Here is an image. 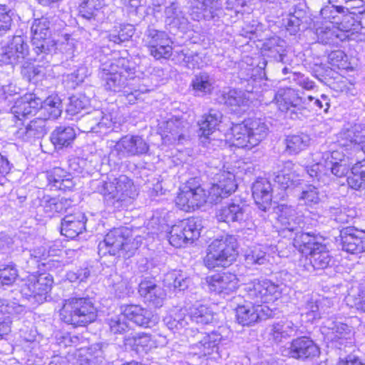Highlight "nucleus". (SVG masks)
Here are the masks:
<instances>
[{
	"mask_svg": "<svg viewBox=\"0 0 365 365\" xmlns=\"http://www.w3.org/2000/svg\"><path fill=\"white\" fill-rule=\"evenodd\" d=\"M205 173L212 180L208 195H207L205 190L200 186L192 188L187 185L180 190L175 197V205L179 209L191 212L202 206L207 201L217 204L237 190V184L232 173L222 170L218 166L211 165H207Z\"/></svg>",
	"mask_w": 365,
	"mask_h": 365,
	"instance_id": "f257e3e1",
	"label": "nucleus"
},
{
	"mask_svg": "<svg viewBox=\"0 0 365 365\" xmlns=\"http://www.w3.org/2000/svg\"><path fill=\"white\" fill-rule=\"evenodd\" d=\"M282 284H275L269 279H255L245 284V304L238 305L235 309L237 322L242 326H251L271 317L272 311L263 304L277 299L282 292Z\"/></svg>",
	"mask_w": 365,
	"mask_h": 365,
	"instance_id": "f03ea898",
	"label": "nucleus"
},
{
	"mask_svg": "<svg viewBox=\"0 0 365 365\" xmlns=\"http://www.w3.org/2000/svg\"><path fill=\"white\" fill-rule=\"evenodd\" d=\"M91 186L93 192L103 196L106 207L113 211L128 208L138 195L133 180L125 175L108 182L94 180Z\"/></svg>",
	"mask_w": 365,
	"mask_h": 365,
	"instance_id": "7ed1b4c3",
	"label": "nucleus"
},
{
	"mask_svg": "<svg viewBox=\"0 0 365 365\" xmlns=\"http://www.w3.org/2000/svg\"><path fill=\"white\" fill-rule=\"evenodd\" d=\"M135 63L126 58L115 59L109 66L104 65L101 71V79L107 91L123 92L126 96L137 92L139 78L135 75Z\"/></svg>",
	"mask_w": 365,
	"mask_h": 365,
	"instance_id": "20e7f679",
	"label": "nucleus"
},
{
	"mask_svg": "<svg viewBox=\"0 0 365 365\" xmlns=\"http://www.w3.org/2000/svg\"><path fill=\"white\" fill-rule=\"evenodd\" d=\"M97 316L93 299L84 294L75 293L64 299L60 310L61 319L74 327H86L93 322Z\"/></svg>",
	"mask_w": 365,
	"mask_h": 365,
	"instance_id": "39448f33",
	"label": "nucleus"
},
{
	"mask_svg": "<svg viewBox=\"0 0 365 365\" xmlns=\"http://www.w3.org/2000/svg\"><path fill=\"white\" fill-rule=\"evenodd\" d=\"M129 230L124 227L110 230L98 244V254L125 259L131 257L138 249V242L129 239Z\"/></svg>",
	"mask_w": 365,
	"mask_h": 365,
	"instance_id": "423d86ee",
	"label": "nucleus"
},
{
	"mask_svg": "<svg viewBox=\"0 0 365 365\" xmlns=\"http://www.w3.org/2000/svg\"><path fill=\"white\" fill-rule=\"evenodd\" d=\"M237 249V242L235 236L225 235L214 240L207 249L203 259L205 266L209 269L228 267L236 259Z\"/></svg>",
	"mask_w": 365,
	"mask_h": 365,
	"instance_id": "0eeeda50",
	"label": "nucleus"
},
{
	"mask_svg": "<svg viewBox=\"0 0 365 365\" xmlns=\"http://www.w3.org/2000/svg\"><path fill=\"white\" fill-rule=\"evenodd\" d=\"M301 314L307 322H310L324 318L323 328L330 331V333L334 335V339H347L352 333V327L348 325L346 322L339 320L335 315L327 317H322L317 302L314 301L309 297L302 308Z\"/></svg>",
	"mask_w": 365,
	"mask_h": 365,
	"instance_id": "6e6552de",
	"label": "nucleus"
},
{
	"mask_svg": "<svg viewBox=\"0 0 365 365\" xmlns=\"http://www.w3.org/2000/svg\"><path fill=\"white\" fill-rule=\"evenodd\" d=\"M30 49L27 36L23 34L14 35L4 45H0V66L14 65L29 61Z\"/></svg>",
	"mask_w": 365,
	"mask_h": 365,
	"instance_id": "1a4fd4ad",
	"label": "nucleus"
},
{
	"mask_svg": "<svg viewBox=\"0 0 365 365\" xmlns=\"http://www.w3.org/2000/svg\"><path fill=\"white\" fill-rule=\"evenodd\" d=\"M202 228L200 218L190 217L182 220L171 227L169 242L175 247H180L187 243H191L198 239Z\"/></svg>",
	"mask_w": 365,
	"mask_h": 365,
	"instance_id": "9d476101",
	"label": "nucleus"
},
{
	"mask_svg": "<svg viewBox=\"0 0 365 365\" xmlns=\"http://www.w3.org/2000/svg\"><path fill=\"white\" fill-rule=\"evenodd\" d=\"M321 23L339 26L342 31H356L359 27V22L353 16L346 14V11L340 7L339 3L331 2L324 6L320 11Z\"/></svg>",
	"mask_w": 365,
	"mask_h": 365,
	"instance_id": "9b49d317",
	"label": "nucleus"
},
{
	"mask_svg": "<svg viewBox=\"0 0 365 365\" xmlns=\"http://www.w3.org/2000/svg\"><path fill=\"white\" fill-rule=\"evenodd\" d=\"M53 284V276L50 273L43 272L31 275L28 283L22 287L21 292L28 299H34L41 304L50 297L49 292Z\"/></svg>",
	"mask_w": 365,
	"mask_h": 365,
	"instance_id": "f8f14e48",
	"label": "nucleus"
},
{
	"mask_svg": "<svg viewBox=\"0 0 365 365\" xmlns=\"http://www.w3.org/2000/svg\"><path fill=\"white\" fill-rule=\"evenodd\" d=\"M115 123L110 113L105 114L102 110H95L82 115L78 121V126L83 133L103 135L112 129Z\"/></svg>",
	"mask_w": 365,
	"mask_h": 365,
	"instance_id": "ddd939ff",
	"label": "nucleus"
},
{
	"mask_svg": "<svg viewBox=\"0 0 365 365\" xmlns=\"http://www.w3.org/2000/svg\"><path fill=\"white\" fill-rule=\"evenodd\" d=\"M286 351L287 356L301 361L312 360L320 354L319 348L314 341L307 336L292 339Z\"/></svg>",
	"mask_w": 365,
	"mask_h": 365,
	"instance_id": "4468645a",
	"label": "nucleus"
},
{
	"mask_svg": "<svg viewBox=\"0 0 365 365\" xmlns=\"http://www.w3.org/2000/svg\"><path fill=\"white\" fill-rule=\"evenodd\" d=\"M163 138L172 145L182 144L189 138L190 123L182 118L173 116L160 126Z\"/></svg>",
	"mask_w": 365,
	"mask_h": 365,
	"instance_id": "2eb2a0df",
	"label": "nucleus"
},
{
	"mask_svg": "<svg viewBox=\"0 0 365 365\" xmlns=\"http://www.w3.org/2000/svg\"><path fill=\"white\" fill-rule=\"evenodd\" d=\"M210 292L221 297L233 294L239 287V279L235 274L231 272L217 273L205 278Z\"/></svg>",
	"mask_w": 365,
	"mask_h": 365,
	"instance_id": "dca6fc26",
	"label": "nucleus"
},
{
	"mask_svg": "<svg viewBox=\"0 0 365 365\" xmlns=\"http://www.w3.org/2000/svg\"><path fill=\"white\" fill-rule=\"evenodd\" d=\"M274 100L279 110L282 112L289 113L291 118H299L298 114H302V110L305 109L304 101L293 88H287L278 90L275 93Z\"/></svg>",
	"mask_w": 365,
	"mask_h": 365,
	"instance_id": "f3484780",
	"label": "nucleus"
},
{
	"mask_svg": "<svg viewBox=\"0 0 365 365\" xmlns=\"http://www.w3.org/2000/svg\"><path fill=\"white\" fill-rule=\"evenodd\" d=\"M149 150L148 144L139 135H125L114 145L111 155H116L119 159L129 156L142 155Z\"/></svg>",
	"mask_w": 365,
	"mask_h": 365,
	"instance_id": "a211bd4d",
	"label": "nucleus"
},
{
	"mask_svg": "<svg viewBox=\"0 0 365 365\" xmlns=\"http://www.w3.org/2000/svg\"><path fill=\"white\" fill-rule=\"evenodd\" d=\"M26 307L6 299H0V340L11 331L12 319L26 313Z\"/></svg>",
	"mask_w": 365,
	"mask_h": 365,
	"instance_id": "6ab92c4d",
	"label": "nucleus"
},
{
	"mask_svg": "<svg viewBox=\"0 0 365 365\" xmlns=\"http://www.w3.org/2000/svg\"><path fill=\"white\" fill-rule=\"evenodd\" d=\"M42 105V98L37 93H27L16 100L11 108L14 117L21 120L34 115Z\"/></svg>",
	"mask_w": 365,
	"mask_h": 365,
	"instance_id": "aec40b11",
	"label": "nucleus"
},
{
	"mask_svg": "<svg viewBox=\"0 0 365 365\" xmlns=\"http://www.w3.org/2000/svg\"><path fill=\"white\" fill-rule=\"evenodd\" d=\"M340 237L344 251L353 255L365 252V231L346 227L341 230Z\"/></svg>",
	"mask_w": 365,
	"mask_h": 365,
	"instance_id": "412c9836",
	"label": "nucleus"
},
{
	"mask_svg": "<svg viewBox=\"0 0 365 365\" xmlns=\"http://www.w3.org/2000/svg\"><path fill=\"white\" fill-rule=\"evenodd\" d=\"M196 5L191 9L193 20L216 21L222 14V0H195Z\"/></svg>",
	"mask_w": 365,
	"mask_h": 365,
	"instance_id": "4be33fe9",
	"label": "nucleus"
},
{
	"mask_svg": "<svg viewBox=\"0 0 365 365\" xmlns=\"http://www.w3.org/2000/svg\"><path fill=\"white\" fill-rule=\"evenodd\" d=\"M320 24L321 25L316 28V36L317 41L324 45L338 46L340 43L349 38L350 36L354 33V31H342L339 26L321 22Z\"/></svg>",
	"mask_w": 365,
	"mask_h": 365,
	"instance_id": "5701e85b",
	"label": "nucleus"
},
{
	"mask_svg": "<svg viewBox=\"0 0 365 365\" xmlns=\"http://www.w3.org/2000/svg\"><path fill=\"white\" fill-rule=\"evenodd\" d=\"M32 50L30 51L29 61H36L42 66L49 63L56 50V44L50 38L32 37Z\"/></svg>",
	"mask_w": 365,
	"mask_h": 365,
	"instance_id": "b1692460",
	"label": "nucleus"
},
{
	"mask_svg": "<svg viewBox=\"0 0 365 365\" xmlns=\"http://www.w3.org/2000/svg\"><path fill=\"white\" fill-rule=\"evenodd\" d=\"M86 221L85 214L79 210L69 213L61 219V234L74 239L86 230Z\"/></svg>",
	"mask_w": 365,
	"mask_h": 365,
	"instance_id": "393cba45",
	"label": "nucleus"
},
{
	"mask_svg": "<svg viewBox=\"0 0 365 365\" xmlns=\"http://www.w3.org/2000/svg\"><path fill=\"white\" fill-rule=\"evenodd\" d=\"M222 113L216 109H210L208 113L203 114L197 121L199 135L204 144L210 143V135H212L222 122Z\"/></svg>",
	"mask_w": 365,
	"mask_h": 365,
	"instance_id": "a878e982",
	"label": "nucleus"
},
{
	"mask_svg": "<svg viewBox=\"0 0 365 365\" xmlns=\"http://www.w3.org/2000/svg\"><path fill=\"white\" fill-rule=\"evenodd\" d=\"M127 319L141 327H151L156 323V317L149 309L137 304H127L121 307Z\"/></svg>",
	"mask_w": 365,
	"mask_h": 365,
	"instance_id": "bb28decb",
	"label": "nucleus"
},
{
	"mask_svg": "<svg viewBox=\"0 0 365 365\" xmlns=\"http://www.w3.org/2000/svg\"><path fill=\"white\" fill-rule=\"evenodd\" d=\"M62 26L63 22L58 16L46 14L33 21L31 26L32 37L50 38L51 30H58Z\"/></svg>",
	"mask_w": 365,
	"mask_h": 365,
	"instance_id": "cd10ccee",
	"label": "nucleus"
},
{
	"mask_svg": "<svg viewBox=\"0 0 365 365\" xmlns=\"http://www.w3.org/2000/svg\"><path fill=\"white\" fill-rule=\"evenodd\" d=\"M252 196L259 209L267 212L271 208L272 185L267 178H258L252 184Z\"/></svg>",
	"mask_w": 365,
	"mask_h": 365,
	"instance_id": "c85d7f7f",
	"label": "nucleus"
},
{
	"mask_svg": "<svg viewBox=\"0 0 365 365\" xmlns=\"http://www.w3.org/2000/svg\"><path fill=\"white\" fill-rule=\"evenodd\" d=\"M307 255L306 259L309 261V264H304V268L308 272L324 269L334 262L333 257L324 244L317 245V247Z\"/></svg>",
	"mask_w": 365,
	"mask_h": 365,
	"instance_id": "c756f323",
	"label": "nucleus"
},
{
	"mask_svg": "<svg viewBox=\"0 0 365 365\" xmlns=\"http://www.w3.org/2000/svg\"><path fill=\"white\" fill-rule=\"evenodd\" d=\"M138 293L145 301L156 307L163 305L165 297V291L160 286L157 285L153 279L142 280L138 285Z\"/></svg>",
	"mask_w": 365,
	"mask_h": 365,
	"instance_id": "7c9ffc66",
	"label": "nucleus"
},
{
	"mask_svg": "<svg viewBox=\"0 0 365 365\" xmlns=\"http://www.w3.org/2000/svg\"><path fill=\"white\" fill-rule=\"evenodd\" d=\"M278 222L282 232L287 231L294 234L299 230H303L305 225L304 217L297 212L292 207H286L282 210Z\"/></svg>",
	"mask_w": 365,
	"mask_h": 365,
	"instance_id": "2f4dec72",
	"label": "nucleus"
},
{
	"mask_svg": "<svg viewBox=\"0 0 365 365\" xmlns=\"http://www.w3.org/2000/svg\"><path fill=\"white\" fill-rule=\"evenodd\" d=\"M47 132L45 119L39 117L31 120L25 127L19 128L17 135L24 141L33 142L42 138Z\"/></svg>",
	"mask_w": 365,
	"mask_h": 365,
	"instance_id": "473e14b6",
	"label": "nucleus"
},
{
	"mask_svg": "<svg viewBox=\"0 0 365 365\" xmlns=\"http://www.w3.org/2000/svg\"><path fill=\"white\" fill-rule=\"evenodd\" d=\"M221 328L210 333H202L200 341L193 342V346L202 349L205 354H210L218 351L220 346L227 344V338L222 336Z\"/></svg>",
	"mask_w": 365,
	"mask_h": 365,
	"instance_id": "72a5a7b5",
	"label": "nucleus"
},
{
	"mask_svg": "<svg viewBox=\"0 0 365 365\" xmlns=\"http://www.w3.org/2000/svg\"><path fill=\"white\" fill-rule=\"evenodd\" d=\"M46 177L51 190L70 191L75 185L71 175L60 168H53Z\"/></svg>",
	"mask_w": 365,
	"mask_h": 365,
	"instance_id": "f704fd0d",
	"label": "nucleus"
},
{
	"mask_svg": "<svg viewBox=\"0 0 365 365\" xmlns=\"http://www.w3.org/2000/svg\"><path fill=\"white\" fill-rule=\"evenodd\" d=\"M283 25L286 30L291 34L295 35L299 31L308 28L310 24V18L305 11L295 9L293 13H289L282 19Z\"/></svg>",
	"mask_w": 365,
	"mask_h": 365,
	"instance_id": "c9c22d12",
	"label": "nucleus"
},
{
	"mask_svg": "<svg viewBox=\"0 0 365 365\" xmlns=\"http://www.w3.org/2000/svg\"><path fill=\"white\" fill-rule=\"evenodd\" d=\"M310 141L309 135L304 133L287 135L283 141L284 152L289 155H298L309 146Z\"/></svg>",
	"mask_w": 365,
	"mask_h": 365,
	"instance_id": "e433bc0d",
	"label": "nucleus"
},
{
	"mask_svg": "<svg viewBox=\"0 0 365 365\" xmlns=\"http://www.w3.org/2000/svg\"><path fill=\"white\" fill-rule=\"evenodd\" d=\"M216 217L220 222L241 223L245 220V206L240 204L230 203L220 208L216 213Z\"/></svg>",
	"mask_w": 365,
	"mask_h": 365,
	"instance_id": "4c0bfd02",
	"label": "nucleus"
},
{
	"mask_svg": "<svg viewBox=\"0 0 365 365\" xmlns=\"http://www.w3.org/2000/svg\"><path fill=\"white\" fill-rule=\"evenodd\" d=\"M72 200L65 197H52L44 195L41 200V206L48 217H53L56 213H63L71 207Z\"/></svg>",
	"mask_w": 365,
	"mask_h": 365,
	"instance_id": "58836bf2",
	"label": "nucleus"
},
{
	"mask_svg": "<svg viewBox=\"0 0 365 365\" xmlns=\"http://www.w3.org/2000/svg\"><path fill=\"white\" fill-rule=\"evenodd\" d=\"M76 136V133L73 127L60 125L51 133L50 139L56 149H61L70 146Z\"/></svg>",
	"mask_w": 365,
	"mask_h": 365,
	"instance_id": "ea45409f",
	"label": "nucleus"
},
{
	"mask_svg": "<svg viewBox=\"0 0 365 365\" xmlns=\"http://www.w3.org/2000/svg\"><path fill=\"white\" fill-rule=\"evenodd\" d=\"M318 237L312 232H306L303 230H299L294 234L293 245L302 253L307 255L312 252L317 245H322Z\"/></svg>",
	"mask_w": 365,
	"mask_h": 365,
	"instance_id": "a19ab883",
	"label": "nucleus"
},
{
	"mask_svg": "<svg viewBox=\"0 0 365 365\" xmlns=\"http://www.w3.org/2000/svg\"><path fill=\"white\" fill-rule=\"evenodd\" d=\"M62 102L57 96H48L46 99L42 98V105L39 108L40 118L48 120H56L62 113Z\"/></svg>",
	"mask_w": 365,
	"mask_h": 365,
	"instance_id": "79ce46f5",
	"label": "nucleus"
},
{
	"mask_svg": "<svg viewBox=\"0 0 365 365\" xmlns=\"http://www.w3.org/2000/svg\"><path fill=\"white\" fill-rule=\"evenodd\" d=\"M285 48V41L279 37H272L264 43V55L282 63H287Z\"/></svg>",
	"mask_w": 365,
	"mask_h": 365,
	"instance_id": "37998d69",
	"label": "nucleus"
},
{
	"mask_svg": "<svg viewBox=\"0 0 365 365\" xmlns=\"http://www.w3.org/2000/svg\"><path fill=\"white\" fill-rule=\"evenodd\" d=\"M103 4L101 0H83L78 7L79 18L96 25L99 20V14Z\"/></svg>",
	"mask_w": 365,
	"mask_h": 365,
	"instance_id": "c03bdc74",
	"label": "nucleus"
},
{
	"mask_svg": "<svg viewBox=\"0 0 365 365\" xmlns=\"http://www.w3.org/2000/svg\"><path fill=\"white\" fill-rule=\"evenodd\" d=\"M175 58L178 63L189 68H200L204 66L205 62L202 60V54L191 51L187 48H182L175 51Z\"/></svg>",
	"mask_w": 365,
	"mask_h": 365,
	"instance_id": "a18cd8bd",
	"label": "nucleus"
},
{
	"mask_svg": "<svg viewBox=\"0 0 365 365\" xmlns=\"http://www.w3.org/2000/svg\"><path fill=\"white\" fill-rule=\"evenodd\" d=\"M187 314L190 322L199 324H208L214 319V312L212 309L201 304L192 305L190 307Z\"/></svg>",
	"mask_w": 365,
	"mask_h": 365,
	"instance_id": "49530a36",
	"label": "nucleus"
},
{
	"mask_svg": "<svg viewBox=\"0 0 365 365\" xmlns=\"http://www.w3.org/2000/svg\"><path fill=\"white\" fill-rule=\"evenodd\" d=\"M297 326L289 320H280L272 324L270 334L276 343L290 337L297 331Z\"/></svg>",
	"mask_w": 365,
	"mask_h": 365,
	"instance_id": "de8ad7c7",
	"label": "nucleus"
},
{
	"mask_svg": "<svg viewBox=\"0 0 365 365\" xmlns=\"http://www.w3.org/2000/svg\"><path fill=\"white\" fill-rule=\"evenodd\" d=\"M249 131L250 140L253 147L257 145L268 134L269 128L259 118L245 120Z\"/></svg>",
	"mask_w": 365,
	"mask_h": 365,
	"instance_id": "09e8293b",
	"label": "nucleus"
},
{
	"mask_svg": "<svg viewBox=\"0 0 365 365\" xmlns=\"http://www.w3.org/2000/svg\"><path fill=\"white\" fill-rule=\"evenodd\" d=\"M245 120L243 123L235 124L232 127V143L234 146L246 149L253 148L250 143V135Z\"/></svg>",
	"mask_w": 365,
	"mask_h": 365,
	"instance_id": "8fccbe9b",
	"label": "nucleus"
},
{
	"mask_svg": "<svg viewBox=\"0 0 365 365\" xmlns=\"http://www.w3.org/2000/svg\"><path fill=\"white\" fill-rule=\"evenodd\" d=\"M191 86L195 96L202 97L212 92L213 80L207 73L201 72L193 77Z\"/></svg>",
	"mask_w": 365,
	"mask_h": 365,
	"instance_id": "3c124183",
	"label": "nucleus"
},
{
	"mask_svg": "<svg viewBox=\"0 0 365 365\" xmlns=\"http://www.w3.org/2000/svg\"><path fill=\"white\" fill-rule=\"evenodd\" d=\"M164 323L173 331H182L189 325V316L185 309H180L164 318Z\"/></svg>",
	"mask_w": 365,
	"mask_h": 365,
	"instance_id": "603ef678",
	"label": "nucleus"
},
{
	"mask_svg": "<svg viewBox=\"0 0 365 365\" xmlns=\"http://www.w3.org/2000/svg\"><path fill=\"white\" fill-rule=\"evenodd\" d=\"M268 247L262 245L254 246L245 255V262L248 265H264L269 262Z\"/></svg>",
	"mask_w": 365,
	"mask_h": 365,
	"instance_id": "864d4df0",
	"label": "nucleus"
},
{
	"mask_svg": "<svg viewBox=\"0 0 365 365\" xmlns=\"http://www.w3.org/2000/svg\"><path fill=\"white\" fill-rule=\"evenodd\" d=\"M135 28L131 24H123L115 27L108 34L107 38L110 42L114 44H120L128 41L133 36Z\"/></svg>",
	"mask_w": 365,
	"mask_h": 365,
	"instance_id": "5fc2aeb1",
	"label": "nucleus"
},
{
	"mask_svg": "<svg viewBox=\"0 0 365 365\" xmlns=\"http://www.w3.org/2000/svg\"><path fill=\"white\" fill-rule=\"evenodd\" d=\"M163 41H164L163 43H157L154 46L148 48L150 55L155 60H168L173 55V42L172 38L170 36Z\"/></svg>",
	"mask_w": 365,
	"mask_h": 365,
	"instance_id": "6e6d98bb",
	"label": "nucleus"
},
{
	"mask_svg": "<svg viewBox=\"0 0 365 365\" xmlns=\"http://www.w3.org/2000/svg\"><path fill=\"white\" fill-rule=\"evenodd\" d=\"M166 21L175 26H180L187 24V20L178 2H172L165 7L164 11Z\"/></svg>",
	"mask_w": 365,
	"mask_h": 365,
	"instance_id": "4d7b16f0",
	"label": "nucleus"
},
{
	"mask_svg": "<svg viewBox=\"0 0 365 365\" xmlns=\"http://www.w3.org/2000/svg\"><path fill=\"white\" fill-rule=\"evenodd\" d=\"M168 37L170 36L166 31L157 29L153 25H149L143 34V43L148 48L157 43H163Z\"/></svg>",
	"mask_w": 365,
	"mask_h": 365,
	"instance_id": "13d9d810",
	"label": "nucleus"
},
{
	"mask_svg": "<svg viewBox=\"0 0 365 365\" xmlns=\"http://www.w3.org/2000/svg\"><path fill=\"white\" fill-rule=\"evenodd\" d=\"M331 220L340 224L349 223L355 216V211L344 207H330L326 211Z\"/></svg>",
	"mask_w": 365,
	"mask_h": 365,
	"instance_id": "bf43d9fd",
	"label": "nucleus"
},
{
	"mask_svg": "<svg viewBox=\"0 0 365 365\" xmlns=\"http://www.w3.org/2000/svg\"><path fill=\"white\" fill-rule=\"evenodd\" d=\"M344 135L351 145L360 146L365 153V124H355Z\"/></svg>",
	"mask_w": 365,
	"mask_h": 365,
	"instance_id": "052dcab7",
	"label": "nucleus"
},
{
	"mask_svg": "<svg viewBox=\"0 0 365 365\" xmlns=\"http://www.w3.org/2000/svg\"><path fill=\"white\" fill-rule=\"evenodd\" d=\"M165 281L175 290L184 291L190 284V278L181 270H174L166 275Z\"/></svg>",
	"mask_w": 365,
	"mask_h": 365,
	"instance_id": "680f3d73",
	"label": "nucleus"
},
{
	"mask_svg": "<svg viewBox=\"0 0 365 365\" xmlns=\"http://www.w3.org/2000/svg\"><path fill=\"white\" fill-rule=\"evenodd\" d=\"M319 202L320 197L318 189L312 185H307L298 196V204L299 205L312 207L318 205Z\"/></svg>",
	"mask_w": 365,
	"mask_h": 365,
	"instance_id": "e2e57ef3",
	"label": "nucleus"
},
{
	"mask_svg": "<svg viewBox=\"0 0 365 365\" xmlns=\"http://www.w3.org/2000/svg\"><path fill=\"white\" fill-rule=\"evenodd\" d=\"M274 182L278 185L279 188L287 191V193L301 184V180L295 178L293 174L285 173L284 171H281L275 175Z\"/></svg>",
	"mask_w": 365,
	"mask_h": 365,
	"instance_id": "0e129e2a",
	"label": "nucleus"
},
{
	"mask_svg": "<svg viewBox=\"0 0 365 365\" xmlns=\"http://www.w3.org/2000/svg\"><path fill=\"white\" fill-rule=\"evenodd\" d=\"M248 100L245 97V93L236 89H230L223 92L220 98V103L229 106H241L247 104Z\"/></svg>",
	"mask_w": 365,
	"mask_h": 365,
	"instance_id": "69168bd1",
	"label": "nucleus"
},
{
	"mask_svg": "<svg viewBox=\"0 0 365 365\" xmlns=\"http://www.w3.org/2000/svg\"><path fill=\"white\" fill-rule=\"evenodd\" d=\"M133 345L137 352H148L155 346L152 336L145 333H139L132 337Z\"/></svg>",
	"mask_w": 365,
	"mask_h": 365,
	"instance_id": "338daca9",
	"label": "nucleus"
},
{
	"mask_svg": "<svg viewBox=\"0 0 365 365\" xmlns=\"http://www.w3.org/2000/svg\"><path fill=\"white\" fill-rule=\"evenodd\" d=\"M19 277L16 265L11 262L0 268V283L2 285L13 284Z\"/></svg>",
	"mask_w": 365,
	"mask_h": 365,
	"instance_id": "774afa93",
	"label": "nucleus"
}]
</instances>
